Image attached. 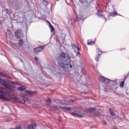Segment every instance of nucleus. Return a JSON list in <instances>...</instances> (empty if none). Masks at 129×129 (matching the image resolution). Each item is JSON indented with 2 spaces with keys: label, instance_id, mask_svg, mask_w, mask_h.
Wrapping results in <instances>:
<instances>
[{
  "label": "nucleus",
  "instance_id": "33",
  "mask_svg": "<svg viewBox=\"0 0 129 129\" xmlns=\"http://www.w3.org/2000/svg\"><path fill=\"white\" fill-rule=\"evenodd\" d=\"M76 53H77V56H79V57H80V56H81V53H80V52H79V51L76 50Z\"/></svg>",
  "mask_w": 129,
  "mask_h": 129
},
{
  "label": "nucleus",
  "instance_id": "32",
  "mask_svg": "<svg viewBox=\"0 0 129 129\" xmlns=\"http://www.w3.org/2000/svg\"><path fill=\"white\" fill-rule=\"evenodd\" d=\"M30 100L28 99H25V104H30Z\"/></svg>",
  "mask_w": 129,
  "mask_h": 129
},
{
  "label": "nucleus",
  "instance_id": "28",
  "mask_svg": "<svg viewBox=\"0 0 129 129\" xmlns=\"http://www.w3.org/2000/svg\"><path fill=\"white\" fill-rule=\"evenodd\" d=\"M116 15H117V13L115 12L109 14L110 17H112V16H116Z\"/></svg>",
  "mask_w": 129,
  "mask_h": 129
},
{
  "label": "nucleus",
  "instance_id": "26",
  "mask_svg": "<svg viewBox=\"0 0 129 129\" xmlns=\"http://www.w3.org/2000/svg\"><path fill=\"white\" fill-rule=\"evenodd\" d=\"M77 18L78 21H81V20H83V16L82 15H79L77 16Z\"/></svg>",
  "mask_w": 129,
  "mask_h": 129
},
{
  "label": "nucleus",
  "instance_id": "17",
  "mask_svg": "<svg viewBox=\"0 0 129 129\" xmlns=\"http://www.w3.org/2000/svg\"><path fill=\"white\" fill-rule=\"evenodd\" d=\"M0 98L3 100H6V101H9V98L7 97H5L3 95H0Z\"/></svg>",
  "mask_w": 129,
  "mask_h": 129
},
{
  "label": "nucleus",
  "instance_id": "6",
  "mask_svg": "<svg viewBox=\"0 0 129 129\" xmlns=\"http://www.w3.org/2000/svg\"><path fill=\"white\" fill-rule=\"evenodd\" d=\"M99 82H101L102 83H105L106 84H108V83H110V82H112V80L108 79L104 77L101 76L99 78Z\"/></svg>",
  "mask_w": 129,
  "mask_h": 129
},
{
  "label": "nucleus",
  "instance_id": "9",
  "mask_svg": "<svg viewBox=\"0 0 129 129\" xmlns=\"http://www.w3.org/2000/svg\"><path fill=\"white\" fill-rule=\"evenodd\" d=\"M6 38L7 39H9V40H11L14 38V35L12 34V33L10 31H8L6 33Z\"/></svg>",
  "mask_w": 129,
  "mask_h": 129
},
{
  "label": "nucleus",
  "instance_id": "2",
  "mask_svg": "<svg viewBox=\"0 0 129 129\" xmlns=\"http://www.w3.org/2000/svg\"><path fill=\"white\" fill-rule=\"evenodd\" d=\"M15 38L16 39H19V41L18 42L19 46H23L24 45V40H23V38H24V35L22 33L21 29H18L15 31Z\"/></svg>",
  "mask_w": 129,
  "mask_h": 129
},
{
  "label": "nucleus",
  "instance_id": "37",
  "mask_svg": "<svg viewBox=\"0 0 129 129\" xmlns=\"http://www.w3.org/2000/svg\"><path fill=\"white\" fill-rule=\"evenodd\" d=\"M102 122L103 124H104L105 125H106V124H107V123H106V122H105V121H102Z\"/></svg>",
  "mask_w": 129,
  "mask_h": 129
},
{
  "label": "nucleus",
  "instance_id": "34",
  "mask_svg": "<svg viewBox=\"0 0 129 129\" xmlns=\"http://www.w3.org/2000/svg\"><path fill=\"white\" fill-rule=\"evenodd\" d=\"M98 50V54H100V55H101V54H102V51L100 50L99 49H97Z\"/></svg>",
  "mask_w": 129,
  "mask_h": 129
},
{
  "label": "nucleus",
  "instance_id": "14",
  "mask_svg": "<svg viewBox=\"0 0 129 129\" xmlns=\"http://www.w3.org/2000/svg\"><path fill=\"white\" fill-rule=\"evenodd\" d=\"M0 76H3V77H5V78H8V79H11V77L9 76L7 74L0 72Z\"/></svg>",
  "mask_w": 129,
  "mask_h": 129
},
{
  "label": "nucleus",
  "instance_id": "3",
  "mask_svg": "<svg viewBox=\"0 0 129 129\" xmlns=\"http://www.w3.org/2000/svg\"><path fill=\"white\" fill-rule=\"evenodd\" d=\"M10 98H12L15 102H19V103H22L23 104H26V99L23 98L22 100L19 98L17 96L15 95H11Z\"/></svg>",
  "mask_w": 129,
  "mask_h": 129
},
{
  "label": "nucleus",
  "instance_id": "16",
  "mask_svg": "<svg viewBox=\"0 0 129 129\" xmlns=\"http://www.w3.org/2000/svg\"><path fill=\"white\" fill-rule=\"evenodd\" d=\"M17 89L20 91H23V90H26V87L24 85H22L21 87H18Z\"/></svg>",
  "mask_w": 129,
  "mask_h": 129
},
{
  "label": "nucleus",
  "instance_id": "27",
  "mask_svg": "<svg viewBox=\"0 0 129 129\" xmlns=\"http://www.w3.org/2000/svg\"><path fill=\"white\" fill-rule=\"evenodd\" d=\"M93 114L95 116H100V112L97 111V112H95Z\"/></svg>",
  "mask_w": 129,
  "mask_h": 129
},
{
  "label": "nucleus",
  "instance_id": "39",
  "mask_svg": "<svg viewBox=\"0 0 129 129\" xmlns=\"http://www.w3.org/2000/svg\"><path fill=\"white\" fill-rule=\"evenodd\" d=\"M12 120V119H10V118H8L7 120H6V121H11Z\"/></svg>",
  "mask_w": 129,
  "mask_h": 129
},
{
  "label": "nucleus",
  "instance_id": "12",
  "mask_svg": "<svg viewBox=\"0 0 129 129\" xmlns=\"http://www.w3.org/2000/svg\"><path fill=\"white\" fill-rule=\"evenodd\" d=\"M102 11L101 10H98L96 12V15L99 18H102L103 14H102Z\"/></svg>",
  "mask_w": 129,
  "mask_h": 129
},
{
  "label": "nucleus",
  "instance_id": "8",
  "mask_svg": "<svg viewBox=\"0 0 129 129\" xmlns=\"http://www.w3.org/2000/svg\"><path fill=\"white\" fill-rule=\"evenodd\" d=\"M59 59H61V61H66L68 59H70L69 58L66 57V53L64 52H62L59 55Z\"/></svg>",
  "mask_w": 129,
  "mask_h": 129
},
{
  "label": "nucleus",
  "instance_id": "35",
  "mask_svg": "<svg viewBox=\"0 0 129 129\" xmlns=\"http://www.w3.org/2000/svg\"><path fill=\"white\" fill-rule=\"evenodd\" d=\"M5 92L3 90H0V94H4Z\"/></svg>",
  "mask_w": 129,
  "mask_h": 129
},
{
  "label": "nucleus",
  "instance_id": "19",
  "mask_svg": "<svg viewBox=\"0 0 129 129\" xmlns=\"http://www.w3.org/2000/svg\"><path fill=\"white\" fill-rule=\"evenodd\" d=\"M72 115H73V116H75V115H77V116H78L79 117H83V115H79L78 114H77L75 112H72L71 113Z\"/></svg>",
  "mask_w": 129,
  "mask_h": 129
},
{
  "label": "nucleus",
  "instance_id": "42",
  "mask_svg": "<svg viewBox=\"0 0 129 129\" xmlns=\"http://www.w3.org/2000/svg\"><path fill=\"white\" fill-rule=\"evenodd\" d=\"M82 71H84V69H83L82 70Z\"/></svg>",
  "mask_w": 129,
  "mask_h": 129
},
{
  "label": "nucleus",
  "instance_id": "38",
  "mask_svg": "<svg viewBox=\"0 0 129 129\" xmlns=\"http://www.w3.org/2000/svg\"><path fill=\"white\" fill-rule=\"evenodd\" d=\"M79 2L81 4H83V3H84V1H83V0H79Z\"/></svg>",
  "mask_w": 129,
  "mask_h": 129
},
{
  "label": "nucleus",
  "instance_id": "18",
  "mask_svg": "<svg viewBox=\"0 0 129 129\" xmlns=\"http://www.w3.org/2000/svg\"><path fill=\"white\" fill-rule=\"evenodd\" d=\"M109 113L111 114V115H112V116H115V113L114 111H112V109L109 108Z\"/></svg>",
  "mask_w": 129,
  "mask_h": 129
},
{
  "label": "nucleus",
  "instance_id": "25",
  "mask_svg": "<svg viewBox=\"0 0 129 129\" xmlns=\"http://www.w3.org/2000/svg\"><path fill=\"white\" fill-rule=\"evenodd\" d=\"M46 102L47 104H48V105H50V104L52 103V100H51V99H48L47 100H46Z\"/></svg>",
  "mask_w": 129,
  "mask_h": 129
},
{
  "label": "nucleus",
  "instance_id": "40",
  "mask_svg": "<svg viewBox=\"0 0 129 129\" xmlns=\"http://www.w3.org/2000/svg\"><path fill=\"white\" fill-rule=\"evenodd\" d=\"M16 84H17V85H20V83L19 82H16Z\"/></svg>",
  "mask_w": 129,
  "mask_h": 129
},
{
  "label": "nucleus",
  "instance_id": "30",
  "mask_svg": "<svg viewBox=\"0 0 129 129\" xmlns=\"http://www.w3.org/2000/svg\"><path fill=\"white\" fill-rule=\"evenodd\" d=\"M99 57H100V54H98L97 56L95 58L96 61H98V60L99 59Z\"/></svg>",
  "mask_w": 129,
  "mask_h": 129
},
{
  "label": "nucleus",
  "instance_id": "31",
  "mask_svg": "<svg viewBox=\"0 0 129 129\" xmlns=\"http://www.w3.org/2000/svg\"><path fill=\"white\" fill-rule=\"evenodd\" d=\"M12 129H22V126L19 125V126H16L14 128H12Z\"/></svg>",
  "mask_w": 129,
  "mask_h": 129
},
{
  "label": "nucleus",
  "instance_id": "4",
  "mask_svg": "<svg viewBox=\"0 0 129 129\" xmlns=\"http://www.w3.org/2000/svg\"><path fill=\"white\" fill-rule=\"evenodd\" d=\"M62 109V110H64V111H70L72 109L71 107H61V106H59V107H57V106H55V105H52L51 106V110H59V109Z\"/></svg>",
  "mask_w": 129,
  "mask_h": 129
},
{
  "label": "nucleus",
  "instance_id": "43",
  "mask_svg": "<svg viewBox=\"0 0 129 129\" xmlns=\"http://www.w3.org/2000/svg\"><path fill=\"white\" fill-rule=\"evenodd\" d=\"M83 74V75H85V74Z\"/></svg>",
  "mask_w": 129,
  "mask_h": 129
},
{
  "label": "nucleus",
  "instance_id": "41",
  "mask_svg": "<svg viewBox=\"0 0 129 129\" xmlns=\"http://www.w3.org/2000/svg\"><path fill=\"white\" fill-rule=\"evenodd\" d=\"M72 75H73L72 74V75H70V77H72Z\"/></svg>",
  "mask_w": 129,
  "mask_h": 129
},
{
  "label": "nucleus",
  "instance_id": "36",
  "mask_svg": "<svg viewBox=\"0 0 129 129\" xmlns=\"http://www.w3.org/2000/svg\"><path fill=\"white\" fill-rule=\"evenodd\" d=\"M34 59L35 60V61H39V58L38 57H35Z\"/></svg>",
  "mask_w": 129,
  "mask_h": 129
},
{
  "label": "nucleus",
  "instance_id": "22",
  "mask_svg": "<svg viewBox=\"0 0 129 129\" xmlns=\"http://www.w3.org/2000/svg\"><path fill=\"white\" fill-rule=\"evenodd\" d=\"M26 93H28V94H29V95H34L35 94V92L31 91H26L25 92Z\"/></svg>",
  "mask_w": 129,
  "mask_h": 129
},
{
  "label": "nucleus",
  "instance_id": "21",
  "mask_svg": "<svg viewBox=\"0 0 129 129\" xmlns=\"http://www.w3.org/2000/svg\"><path fill=\"white\" fill-rule=\"evenodd\" d=\"M6 14H8L9 15V17L11 18V15H12V12L11 10L9 9H6Z\"/></svg>",
  "mask_w": 129,
  "mask_h": 129
},
{
  "label": "nucleus",
  "instance_id": "23",
  "mask_svg": "<svg viewBox=\"0 0 129 129\" xmlns=\"http://www.w3.org/2000/svg\"><path fill=\"white\" fill-rule=\"evenodd\" d=\"M49 23V27L50 29V31L51 32H53V31H54V27H53V26L52 25V24H51V23H50V22Z\"/></svg>",
  "mask_w": 129,
  "mask_h": 129
},
{
  "label": "nucleus",
  "instance_id": "15",
  "mask_svg": "<svg viewBox=\"0 0 129 129\" xmlns=\"http://www.w3.org/2000/svg\"><path fill=\"white\" fill-rule=\"evenodd\" d=\"M126 78H127V77H125L124 78V80L120 82V85H119L120 88H123V86H124V81H125V79H126Z\"/></svg>",
  "mask_w": 129,
  "mask_h": 129
},
{
  "label": "nucleus",
  "instance_id": "10",
  "mask_svg": "<svg viewBox=\"0 0 129 129\" xmlns=\"http://www.w3.org/2000/svg\"><path fill=\"white\" fill-rule=\"evenodd\" d=\"M72 46L73 47V49H74L75 52H76V51H80V48H79V46H78V44L73 43L72 45Z\"/></svg>",
  "mask_w": 129,
  "mask_h": 129
},
{
  "label": "nucleus",
  "instance_id": "29",
  "mask_svg": "<svg viewBox=\"0 0 129 129\" xmlns=\"http://www.w3.org/2000/svg\"><path fill=\"white\" fill-rule=\"evenodd\" d=\"M49 4V2L47 1L43 0V5L44 6H47Z\"/></svg>",
  "mask_w": 129,
  "mask_h": 129
},
{
  "label": "nucleus",
  "instance_id": "5",
  "mask_svg": "<svg viewBox=\"0 0 129 129\" xmlns=\"http://www.w3.org/2000/svg\"><path fill=\"white\" fill-rule=\"evenodd\" d=\"M10 82L7 80H3L2 79L0 78V84L4 86V87H5V88H7V89H11V85H10Z\"/></svg>",
  "mask_w": 129,
  "mask_h": 129
},
{
  "label": "nucleus",
  "instance_id": "20",
  "mask_svg": "<svg viewBox=\"0 0 129 129\" xmlns=\"http://www.w3.org/2000/svg\"><path fill=\"white\" fill-rule=\"evenodd\" d=\"M37 125H36V123L34 124V125L32 124V125H29L28 126V128L29 129H35V127H36Z\"/></svg>",
  "mask_w": 129,
  "mask_h": 129
},
{
  "label": "nucleus",
  "instance_id": "13",
  "mask_svg": "<svg viewBox=\"0 0 129 129\" xmlns=\"http://www.w3.org/2000/svg\"><path fill=\"white\" fill-rule=\"evenodd\" d=\"M69 101L67 100V99L64 98L62 99L60 101V103L61 104H63V105H68L69 104H66V103H63V102H68Z\"/></svg>",
  "mask_w": 129,
  "mask_h": 129
},
{
  "label": "nucleus",
  "instance_id": "44",
  "mask_svg": "<svg viewBox=\"0 0 129 129\" xmlns=\"http://www.w3.org/2000/svg\"><path fill=\"white\" fill-rule=\"evenodd\" d=\"M57 1H59V0H57Z\"/></svg>",
  "mask_w": 129,
  "mask_h": 129
},
{
  "label": "nucleus",
  "instance_id": "24",
  "mask_svg": "<svg viewBox=\"0 0 129 129\" xmlns=\"http://www.w3.org/2000/svg\"><path fill=\"white\" fill-rule=\"evenodd\" d=\"M88 45L92 46V45H94L95 44V41H90L88 42Z\"/></svg>",
  "mask_w": 129,
  "mask_h": 129
},
{
  "label": "nucleus",
  "instance_id": "11",
  "mask_svg": "<svg viewBox=\"0 0 129 129\" xmlns=\"http://www.w3.org/2000/svg\"><path fill=\"white\" fill-rule=\"evenodd\" d=\"M85 110L87 112H93L94 110H96V108H86Z\"/></svg>",
  "mask_w": 129,
  "mask_h": 129
},
{
  "label": "nucleus",
  "instance_id": "7",
  "mask_svg": "<svg viewBox=\"0 0 129 129\" xmlns=\"http://www.w3.org/2000/svg\"><path fill=\"white\" fill-rule=\"evenodd\" d=\"M44 48V46L43 45L38 46L34 49V52L35 54H38V53H40V52L43 51Z\"/></svg>",
  "mask_w": 129,
  "mask_h": 129
},
{
  "label": "nucleus",
  "instance_id": "1",
  "mask_svg": "<svg viewBox=\"0 0 129 129\" xmlns=\"http://www.w3.org/2000/svg\"><path fill=\"white\" fill-rule=\"evenodd\" d=\"M63 61H61L60 60L58 59L57 60V64L59 66V67H60L61 69L63 70L65 72H68V71H69V67L70 68H72V65H71V60H70V58H68V59L66 60H62Z\"/></svg>",
  "mask_w": 129,
  "mask_h": 129
}]
</instances>
